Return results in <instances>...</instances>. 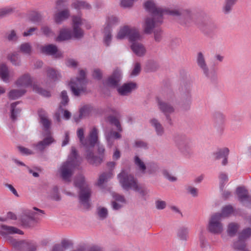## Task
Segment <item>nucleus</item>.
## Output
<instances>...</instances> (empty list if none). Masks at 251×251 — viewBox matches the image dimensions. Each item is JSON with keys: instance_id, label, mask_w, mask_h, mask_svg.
I'll list each match as a JSON object with an SVG mask.
<instances>
[{"instance_id": "f257e3e1", "label": "nucleus", "mask_w": 251, "mask_h": 251, "mask_svg": "<svg viewBox=\"0 0 251 251\" xmlns=\"http://www.w3.org/2000/svg\"><path fill=\"white\" fill-rule=\"evenodd\" d=\"M73 32L69 29H62L60 30L56 41L60 42L70 39L73 37L75 39H80L83 37L84 32L80 28L82 25V19L79 16H73L72 17Z\"/></svg>"}, {"instance_id": "f03ea898", "label": "nucleus", "mask_w": 251, "mask_h": 251, "mask_svg": "<svg viewBox=\"0 0 251 251\" xmlns=\"http://www.w3.org/2000/svg\"><path fill=\"white\" fill-rule=\"evenodd\" d=\"M74 185L79 188L78 198L81 205L86 209L91 206L90 197L92 191L88 185L85 181L84 176L81 175L75 178Z\"/></svg>"}, {"instance_id": "7ed1b4c3", "label": "nucleus", "mask_w": 251, "mask_h": 251, "mask_svg": "<svg viewBox=\"0 0 251 251\" xmlns=\"http://www.w3.org/2000/svg\"><path fill=\"white\" fill-rule=\"evenodd\" d=\"M168 15L174 17L177 22L183 26H190L194 22V14L189 9L170 8Z\"/></svg>"}, {"instance_id": "20e7f679", "label": "nucleus", "mask_w": 251, "mask_h": 251, "mask_svg": "<svg viewBox=\"0 0 251 251\" xmlns=\"http://www.w3.org/2000/svg\"><path fill=\"white\" fill-rule=\"evenodd\" d=\"M77 163L74 159H68L63 162L58 170L59 176L64 181L70 182L73 176Z\"/></svg>"}, {"instance_id": "39448f33", "label": "nucleus", "mask_w": 251, "mask_h": 251, "mask_svg": "<svg viewBox=\"0 0 251 251\" xmlns=\"http://www.w3.org/2000/svg\"><path fill=\"white\" fill-rule=\"evenodd\" d=\"M164 18L161 15L147 16L143 21L142 27L144 32L147 34L152 33L155 27L160 25L163 22Z\"/></svg>"}, {"instance_id": "423d86ee", "label": "nucleus", "mask_w": 251, "mask_h": 251, "mask_svg": "<svg viewBox=\"0 0 251 251\" xmlns=\"http://www.w3.org/2000/svg\"><path fill=\"white\" fill-rule=\"evenodd\" d=\"M118 177L123 188L126 190H134L138 184L137 179L125 170H123Z\"/></svg>"}, {"instance_id": "0eeeda50", "label": "nucleus", "mask_w": 251, "mask_h": 251, "mask_svg": "<svg viewBox=\"0 0 251 251\" xmlns=\"http://www.w3.org/2000/svg\"><path fill=\"white\" fill-rule=\"evenodd\" d=\"M180 101L181 108L183 110L190 109L192 103V95L190 85L184 84L180 88Z\"/></svg>"}, {"instance_id": "6e6552de", "label": "nucleus", "mask_w": 251, "mask_h": 251, "mask_svg": "<svg viewBox=\"0 0 251 251\" xmlns=\"http://www.w3.org/2000/svg\"><path fill=\"white\" fill-rule=\"evenodd\" d=\"M145 10L151 15L150 16L161 15L169 14L170 8L158 6L153 0H148L144 3Z\"/></svg>"}, {"instance_id": "1a4fd4ad", "label": "nucleus", "mask_w": 251, "mask_h": 251, "mask_svg": "<svg viewBox=\"0 0 251 251\" xmlns=\"http://www.w3.org/2000/svg\"><path fill=\"white\" fill-rule=\"evenodd\" d=\"M222 218V215L219 213L212 215L209 220L208 227V229L210 232L215 234H219L223 232L224 228L221 222Z\"/></svg>"}, {"instance_id": "9d476101", "label": "nucleus", "mask_w": 251, "mask_h": 251, "mask_svg": "<svg viewBox=\"0 0 251 251\" xmlns=\"http://www.w3.org/2000/svg\"><path fill=\"white\" fill-rule=\"evenodd\" d=\"M87 81L86 79L77 78L72 80L70 83L71 90L74 95L79 96L86 91Z\"/></svg>"}, {"instance_id": "9b49d317", "label": "nucleus", "mask_w": 251, "mask_h": 251, "mask_svg": "<svg viewBox=\"0 0 251 251\" xmlns=\"http://www.w3.org/2000/svg\"><path fill=\"white\" fill-rule=\"evenodd\" d=\"M33 83V78L28 73H25L15 81V84L17 87L25 89L31 86Z\"/></svg>"}, {"instance_id": "f8f14e48", "label": "nucleus", "mask_w": 251, "mask_h": 251, "mask_svg": "<svg viewBox=\"0 0 251 251\" xmlns=\"http://www.w3.org/2000/svg\"><path fill=\"white\" fill-rule=\"evenodd\" d=\"M41 52L46 55L53 56L56 58L62 57V53L59 51L57 47L53 44H49L42 46L40 48Z\"/></svg>"}, {"instance_id": "ddd939ff", "label": "nucleus", "mask_w": 251, "mask_h": 251, "mask_svg": "<svg viewBox=\"0 0 251 251\" xmlns=\"http://www.w3.org/2000/svg\"><path fill=\"white\" fill-rule=\"evenodd\" d=\"M44 131L46 132L47 137L42 141L37 144L33 145V147L39 151H42L45 148L50 144L54 142L53 139L50 134L49 126H45Z\"/></svg>"}, {"instance_id": "4468645a", "label": "nucleus", "mask_w": 251, "mask_h": 251, "mask_svg": "<svg viewBox=\"0 0 251 251\" xmlns=\"http://www.w3.org/2000/svg\"><path fill=\"white\" fill-rule=\"evenodd\" d=\"M94 110L93 107L89 104H87L81 107L79 110V113L75 114L73 119L77 123L81 119L89 116Z\"/></svg>"}, {"instance_id": "2eb2a0df", "label": "nucleus", "mask_w": 251, "mask_h": 251, "mask_svg": "<svg viewBox=\"0 0 251 251\" xmlns=\"http://www.w3.org/2000/svg\"><path fill=\"white\" fill-rule=\"evenodd\" d=\"M7 240L11 245L16 249L29 251H34L36 250V247L34 246H32L30 248L29 244L24 241H18L11 237H9Z\"/></svg>"}, {"instance_id": "dca6fc26", "label": "nucleus", "mask_w": 251, "mask_h": 251, "mask_svg": "<svg viewBox=\"0 0 251 251\" xmlns=\"http://www.w3.org/2000/svg\"><path fill=\"white\" fill-rule=\"evenodd\" d=\"M196 62L198 67L207 77L209 76V69L206 63L204 54L201 52L197 53Z\"/></svg>"}, {"instance_id": "f3484780", "label": "nucleus", "mask_w": 251, "mask_h": 251, "mask_svg": "<svg viewBox=\"0 0 251 251\" xmlns=\"http://www.w3.org/2000/svg\"><path fill=\"white\" fill-rule=\"evenodd\" d=\"M70 16V10L68 8H64L56 12L54 15V22L58 24H61Z\"/></svg>"}, {"instance_id": "a211bd4d", "label": "nucleus", "mask_w": 251, "mask_h": 251, "mask_svg": "<svg viewBox=\"0 0 251 251\" xmlns=\"http://www.w3.org/2000/svg\"><path fill=\"white\" fill-rule=\"evenodd\" d=\"M136 88L137 85L135 83L129 82L124 84L122 86L119 87L117 90L120 95L127 96L132 91L135 90Z\"/></svg>"}, {"instance_id": "6ab92c4d", "label": "nucleus", "mask_w": 251, "mask_h": 251, "mask_svg": "<svg viewBox=\"0 0 251 251\" xmlns=\"http://www.w3.org/2000/svg\"><path fill=\"white\" fill-rule=\"evenodd\" d=\"M131 49L132 51L138 56L142 57L145 55L146 53V49L144 45L142 43L135 42L131 45Z\"/></svg>"}, {"instance_id": "aec40b11", "label": "nucleus", "mask_w": 251, "mask_h": 251, "mask_svg": "<svg viewBox=\"0 0 251 251\" xmlns=\"http://www.w3.org/2000/svg\"><path fill=\"white\" fill-rule=\"evenodd\" d=\"M158 105L160 110L166 115L172 114L175 111L174 107L166 101L159 100L158 101Z\"/></svg>"}, {"instance_id": "412c9836", "label": "nucleus", "mask_w": 251, "mask_h": 251, "mask_svg": "<svg viewBox=\"0 0 251 251\" xmlns=\"http://www.w3.org/2000/svg\"><path fill=\"white\" fill-rule=\"evenodd\" d=\"M0 226L1 228L3 230L0 232V234L2 235L6 234H13L16 233L21 235L24 234L22 230L14 226H8L5 225H1Z\"/></svg>"}, {"instance_id": "4be33fe9", "label": "nucleus", "mask_w": 251, "mask_h": 251, "mask_svg": "<svg viewBox=\"0 0 251 251\" xmlns=\"http://www.w3.org/2000/svg\"><path fill=\"white\" fill-rule=\"evenodd\" d=\"M33 210H30L26 214L29 219L32 221H37L40 217L44 214V212L36 207L33 208Z\"/></svg>"}, {"instance_id": "5701e85b", "label": "nucleus", "mask_w": 251, "mask_h": 251, "mask_svg": "<svg viewBox=\"0 0 251 251\" xmlns=\"http://www.w3.org/2000/svg\"><path fill=\"white\" fill-rule=\"evenodd\" d=\"M121 72L119 70H114L112 75L107 80V83L112 86H116L121 79Z\"/></svg>"}, {"instance_id": "b1692460", "label": "nucleus", "mask_w": 251, "mask_h": 251, "mask_svg": "<svg viewBox=\"0 0 251 251\" xmlns=\"http://www.w3.org/2000/svg\"><path fill=\"white\" fill-rule=\"evenodd\" d=\"M238 0H225L222 7V12L226 15L230 13L234 6Z\"/></svg>"}, {"instance_id": "393cba45", "label": "nucleus", "mask_w": 251, "mask_h": 251, "mask_svg": "<svg viewBox=\"0 0 251 251\" xmlns=\"http://www.w3.org/2000/svg\"><path fill=\"white\" fill-rule=\"evenodd\" d=\"M7 59L15 66H20L22 60L20 55L17 52H13L7 55Z\"/></svg>"}, {"instance_id": "a878e982", "label": "nucleus", "mask_w": 251, "mask_h": 251, "mask_svg": "<svg viewBox=\"0 0 251 251\" xmlns=\"http://www.w3.org/2000/svg\"><path fill=\"white\" fill-rule=\"evenodd\" d=\"M38 114L39 117L40 123L43 126H50L51 121L49 118L48 113L44 110L40 109L38 111Z\"/></svg>"}, {"instance_id": "bb28decb", "label": "nucleus", "mask_w": 251, "mask_h": 251, "mask_svg": "<svg viewBox=\"0 0 251 251\" xmlns=\"http://www.w3.org/2000/svg\"><path fill=\"white\" fill-rule=\"evenodd\" d=\"M0 77L5 82H8L10 78V72L8 66L5 64L0 65Z\"/></svg>"}, {"instance_id": "cd10ccee", "label": "nucleus", "mask_w": 251, "mask_h": 251, "mask_svg": "<svg viewBox=\"0 0 251 251\" xmlns=\"http://www.w3.org/2000/svg\"><path fill=\"white\" fill-rule=\"evenodd\" d=\"M130 28L131 27L128 25H125L121 27L115 36L116 39L118 40H121L125 39L126 37H128Z\"/></svg>"}, {"instance_id": "c85d7f7f", "label": "nucleus", "mask_w": 251, "mask_h": 251, "mask_svg": "<svg viewBox=\"0 0 251 251\" xmlns=\"http://www.w3.org/2000/svg\"><path fill=\"white\" fill-rule=\"evenodd\" d=\"M26 92L25 89L21 88L20 89H12L8 94L9 99L16 100L23 96Z\"/></svg>"}, {"instance_id": "c756f323", "label": "nucleus", "mask_w": 251, "mask_h": 251, "mask_svg": "<svg viewBox=\"0 0 251 251\" xmlns=\"http://www.w3.org/2000/svg\"><path fill=\"white\" fill-rule=\"evenodd\" d=\"M71 6L77 10L82 9H89L91 5L85 1L81 0H75L71 4Z\"/></svg>"}, {"instance_id": "7c9ffc66", "label": "nucleus", "mask_w": 251, "mask_h": 251, "mask_svg": "<svg viewBox=\"0 0 251 251\" xmlns=\"http://www.w3.org/2000/svg\"><path fill=\"white\" fill-rule=\"evenodd\" d=\"M128 39L130 42L133 43L140 40L142 36L139 31L134 27H131L128 35Z\"/></svg>"}, {"instance_id": "2f4dec72", "label": "nucleus", "mask_w": 251, "mask_h": 251, "mask_svg": "<svg viewBox=\"0 0 251 251\" xmlns=\"http://www.w3.org/2000/svg\"><path fill=\"white\" fill-rule=\"evenodd\" d=\"M46 72L47 77L53 81H56L61 77L60 73L53 68H49Z\"/></svg>"}, {"instance_id": "473e14b6", "label": "nucleus", "mask_w": 251, "mask_h": 251, "mask_svg": "<svg viewBox=\"0 0 251 251\" xmlns=\"http://www.w3.org/2000/svg\"><path fill=\"white\" fill-rule=\"evenodd\" d=\"M86 158L88 161L91 164L97 165L100 164L102 159L95 156L92 151H87Z\"/></svg>"}, {"instance_id": "72a5a7b5", "label": "nucleus", "mask_w": 251, "mask_h": 251, "mask_svg": "<svg viewBox=\"0 0 251 251\" xmlns=\"http://www.w3.org/2000/svg\"><path fill=\"white\" fill-rule=\"evenodd\" d=\"M105 136L107 141L110 146L113 145L114 139H120L121 137L120 134L113 131L106 132Z\"/></svg>"}, {"instance_id": "f704fd0d", "label": "nucleus", "mask_w": 251, "mask_h": 251, "mask_svg": "<svg viewBox=\"0 0 251 251\" xmlns=\"http://www.w3.org/2000/svg\"><path fill=\"white\" fill-rule=\"evenodd\" d=\"M228 152L229 150L227 148H224L222 150H220L215 153L216 158L217 159L224 158L223 164L225 165L227 163L226 157L228 154Z\"/></svg>"}, {"instance_id": "c9c22d12", "label": "nucleus", "mask_w": 251, "mask_h": 251, "mask_svg": "<svg viewBox=\"0 0 251 251\" xmlns=\"http://www.w3.org/2000/svg\"><path fill=\"white\" fill-rule=\"evenodd\" d=\"M19 103V101H16L12 103L10 105V118L13 121L16 119L18 115L21 110L20 108L17 107V105Z\"/></svg>"}, {"instance_id": "e433bc0d", "label": "nucleus", "mask_w": 251, "mask_h": 251, "mask_svg": "<svg viewBox=\"0 0 251 251\" xmlns=\"http://www.w3.org/2000/svg\"><path fill=\"white\" fill-rule=\"evenodd\" d=\"M98 131L96 128H93L92 131L90 132L89 136V145L94 147L98 141Z\"/></svg>"}, {"instance_id": "4c0bfd02", "label": "nucleus", "mask_w": 251, "mask_h": 251, "mask_svg": "<svg viewBox=\"0 0 251 251\" xmlns=\"http://www.w3.org/2000/svg\"><path fill=\"white\" fill-rule=\"evenodd\" d=\"M103 33V43L106 46L108 47L110 46L112 41V29H108V28H104Z\"/></svg>"}, {"instance_id": "58836bf2", "label": "nucleus", "mask_w": 251, "mask_h": 251, "mask_svg": "<svg viewBox=\"0 0 251 251\" xmlns=\"http://www.w3.org/2000/svg\"><path fill=\"white\" fill-rule=\"evenodd\" d=\"M20 52L26 55H30L32 52V48L29 43H24L19 47Z\"/></svg>"}, {"instance_id": "ea45409f", "label": "nucleus", "mask_w": 251, "mask_h": 251, "mask_svg": "<svg viewBox=\"0 0 251 251\" xmlns=\"http://www.w3.org/2000/svg\"><path fill=\"white\" fill-rule=\"evenodd\" d=\"M217 27V25L211 22H206L204 24L200 25V28L201 29V30L205 33L213 31L216 29Z\"/></svg>"}, {"instance_id": "a19ab883", "label": "nucleus", "mask_w": 251, "mask_h": 251, "mask_svg": "<svg viewBox=\"0 0 251 251\" xmlns=\"http://www.w3.org/2000/svg\"><path fill=\"white\" fill-rule=\"evenodd\" d=\"M119 22V19L114 16H110L107 17L106 21V25L104 28H108V29H111L113 25H117Z\"/></svg>"}, {"instance_id": "79ce46f5", "label": "nucleus", "mask_w": 251, "mask_h": 251, "mask_svg": "<svg viewBox=\"0 0 251 251\" xmlns=\"http://www.w3.org/2000/svg\"><path fill=\"white\" fill-rule=\"evenodd\" d=\"M134 162L135 165L142 173H145L146 170V166L144 162L138 156L134 157Z\"/></svg>"}, {"instance_id": "37998d69", "label": "nucleus", "mask_w": 251, "mask_h": 251, "mask_svg": "<svg viewBox=\"0 0 251 251\" xmlns=\"http://www.w3.org/2000/svg\"><path fill=\"white\" fill-rule=\"evenodd\" d=\"M236 193L240 201H242L248 198V191L243 187H238L236 190Z\"/></svg>"}, {"instance_id": "c03bdc74", "label": "nucleus", "mask_w": 251, "mask_h": 251, "mask_svg": "<svg viewBox=\"0 0 251 251\" xmlns=\"http://www.w3.org/2000/svg\"><path fill=\"white\" fill-rule=\"evenodd\" d=\"M15 8L11 7H5L0 8V18L8 16L13 14Z\"/></svg>"}, {"instance_id": "a18cd8bd", "label": "nucleus", "mask_w": 251, "mask_h": 251, "mask_svg": "<svg viewBox=\"0 0 251 251\" xmlns=\"http://www.w3.org/2000/svg\"><path fill=\"white\" fill-rule=\"evenodd\" d=\"M111 174L110 173H103L101 174L98 179L97 185L99 186H101L106 182L108 179L111 177Z\"/></svg>"}, {"instance_id": "49530a36", "label": "nucleus", "mask_w": 251, "mask_h": 251, "mask_svg": "<svg viewBox=\"0 0 251 251\" xmlns=\"http://www.w3.org/2000/svg\"><path fill=\"white\" fill-rule=\"evenodd\" d=\"M6 38L9 42L16 43L18 41L19 37L16 31L12 29L6 33Z\"/></svg>"}, {"instance_id": "de8ad7c7", "label": "nucleus", "mask_w": 251, "mask_h": 251, "mask_svg": "<svg viewBox=\"0 0 251 251\" xmlns=\"http://www.w3.org/2000/svg\"><path fill=\"white\" fill-rule=\"evenodd\" d=\"M238 228L239 226L237 224L233 223H230L227 226V234L230 236H233L236 234Z\"/></svg>"}, {"instance_id": "09e8293b", "label": "nucleus", "mask_w": 251, "mask_h": 251, "mask_svg": "<svg viewBox=\"0 0 251 251\" xmlns=\"http://www.w3.org/2000/svg\"><path fill=\"white\" fill-rule=\"evenodd\" d=\"M188 234V229L186 227H180L178 229L177 235L179 238L183 240H186Z\"/></svg>"}, {"instance_id": "8fccbe9b", "label": "nucleus", "mask_w": 251, "mask_h": 251, "mask_svg": "<svg viewBox=\"0 0 251 251\" xmlns=\"http://www.w3.org/2000/svg\"><path fill=\"white\" fill-rule=\"evenodd\" d=\"M136 187L133 190L138 192L140 196L145 199V197L148 196L149 193V190L145 187L140 186L138 184Z\"/></svg>"}, {"instance_id": "3c124183", "label": "nucleus", "mask_w": 251, "mask_h": 251, "mask_svg": "<svg viewBox=\"0 0 251 251\" xmlns=\"http://www.w3.org/2000/svg\"><path fill=\"white\" fill-rule=\"evenodd\" d=\"M84 130L82 128H79L77 131V135L79 139V141L81 144L86 147H87V143L86 140L85 139L84 136Z\"/></svg>"}, {"instance_id": "603ef678", "label": "nucleus", "mask_w": 251, "mask_h": 251, "mask_svg": "<svg viewBox=\"0 0 251 251\" xmlns=\"http://www.w3.org/2000/svg\"><path fill=\"white\" fill-rule=\"evenodd\" d=\"M61 101L60 107L66 106L69 101V99L67 95V93L66 91L64 90L61 92L60 95Z\"/></svg>"}, {"instance_id": "864d4df0", "label": "nucleus", "mask_w": 251, "mask_h": 251, "mask_svg": "<svg viewBox=\"0 0 251 251\" xmlns=\"http://www.w3.org/2000/svg\"><path fill=\"white\" fill-rule=\"evenodd\" d=\"M251 235V228L248 227L244 229L239 234V239L245 240Z\"/></svg>"}, {"instance_id": "5fc2aeb1", "label": "nucleus", "mask_w": 251, "mask_h": 251, "mask_svg": "<svg viewBox=\"0 0 251 251\" xmlns=\"http://www.w3.org/2000/svg\"><path fill=\"white\" fill-rule=\"evenodd\" d=\"M154 35V39L156 42H160L162 39L163 31L160 28H157L152 32Z\"/></svg>"}, {"instance_id": "6e6d98bb", "label": "nucleus", "mask_w": 251, "mask_h": 251, "mask_svg": "<svg viewBox=\"0 0 251 251\" xmlns=\"http://www.w3.org/2000/svg\"><path fill=\"white\" fill-rule=\"evenodd\" d=\"M233 212V208L230 205H227L224 207L222 211V213H220L222 215V218L228 216Z\"/></svg>"}, {"instance_id": "4d7b16f0", "label": "nucleus", "mask_w": 251, "mask_h": 251, "mask_svg": "<svg viewBox=\"0 0 251 251\" xmlns=\"http://www.w3.org/2000/svg\"><path fill=\"white\" fill-rule=\"evenodd\" d=\"M233 246L235 249L241 251L244 250L246 248L244 240H240V239L234 243Z\"/></svg>"}, {"instance_id": "13d9d810", "label": "nucleus", "mask_w": 251, "mask_h": 251, "mask_svg": "<svg viewBox=\"0 0 251 251\" xmlns=\"http://www.w3.org/2000/svg\"><path fill=\"white\" fill-rule=\"evenodd\" d=\"M41 31L44 35L47 37L53 35V32L51 28L47 25L42 26L41 28Z\"/></svg>"}, {"instance_id": "bf43d9fd", "label": "nucleus", "mask_w": 251, "mask_h": 251, "mask_svg": "<svg viewBox=\"0 0 251 251\" xmlns=\"http://www.w3.org/2000/svg\"><path fill=\"white\" fill-rule=\"evenodd\" d=\"M97 213L100 219H104L107 216V210L104 207H99L98 208Z\"/></svg>"}, {"instance_id": "052dcab7", "label": "nucleus", "mask_w": 251, "mask_h": 251, "mask_svg": "<svg viewBox=\"0 0 251 251\" xmlns=\"http://www.w3.org/2000/svg\"><path fill=\"white\" fill-rule=\"evenodd\" d=\"M34 89L37 93L40 94L44 97H50L51 96V94L49 91L43 89L42 88L36 86L34 88Z\"/></svg>"}, {"instance_id": "680f3d73", "label": "nucleus", "mask_w": 251, "mask_h": 251, "mask_svg": "<svg viewBox=\"0 0 251 251\" xmlns=\"http://www.w3.org/2000/svg\"><path fill=\"white\" fill-rule=\"evenodd\" d=\"M67 0H57L55 2L56 9L59 10L62 8H68Z\"/></svg>"}, {"instance_id": "e2e57ef3", "label": "nucleus", "mask_w": 251, "mask_h": 251, "mask_svg": "<svg viewBox=\"0 0 251 251\" xmlns=\"http://www.w3.org/2000/svg\"><path fill=\"white\" fill-rule=\"evenodd\" d=\"M107 121L109 124L113 126H120V122L119 120L115 116H109L107 118Z\"/></svg>"}, {"instance_id": "0e129e2a", "label": "nucleus", "mask_w": 251, "mask_h": 251, "mask_svg": "<svg viewBox=\"0 0 251 251\" xmlns=\"http://www.w3.org/2000/svg\"><path fill=\"white\" fill-rule=\"evenodd\" d=\"M134 2L132 0H122L120 5L125 8H130L133 6Z\"/></svg>"}, {"instance_id": "69168bd1", "label": "nucleus", "mask_w": 251, "mask_h": 251, "mask_svg": "<svg viewBox=\"0 0 251 251\" xmlns=\"http://www.w3.org/2000/svg\"><path fill=\"white\" fill-rule=\"evenodd\" d=\"M58 191V189L56 186L54 187L51 190L50 196L54 200L59 201L60 200V197Z\"/></svg>"}, {"instance_id": "338daca9", "label": "nucleus", "mask_w": 251, "mask_h": 251, "mask_svg": "<svg viewBox=\"0 0 251 251\" xmlns=\"http://www.w3.org/2000/svg\"><path fill=\"white\" fill-rule=\"evenodd\" d=\"M67 242L65 241H62L61 245L57 244L53 246L51 251H64L65 247Z\"/></svg>"}, {"instance_id": "774afa93", "label": "nucleus", "mask_w": 251, "mask_h": 251, "mask_svg": "<svg viewBox=\"0 0 251 251\" xmlns=\"http://www.w3.org/2000/svg\"><path fill=\"white\" fill-rule=\"evenodd\" d=\"M43 20V16L40 13H35L31 17V21L34 23L41 22Z\"/></svg>"}]
</instances>
